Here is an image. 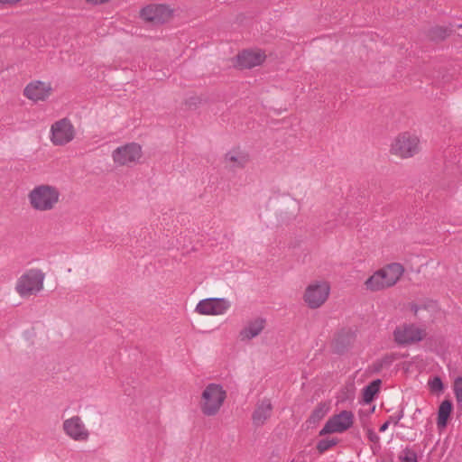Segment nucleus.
<instances>
[{
  "instance_id": "nucleus-15",
  "label": "nucleus",
  "mask_w": 462,
  "mask_h": 462,
  "mask_svg": "<svg viewBox=\"0 0 462 462\" xmlns=\"http://www.w3.org/2000/svg\"><path fill=\"white\" fill-rule=\"evenodd\" d=\"M265 55L260 51H243L236 57V66L240 69H252L261 65Z\"/></svg>"
},
{
  "instance_id": "nucleus-24",
  "label": "nucleus",
  "mask_w": 462,
  "mask_h": 462,
  "mask_svg": "<svg viewBox=\"0 0 462 462\" xmlns=\"http://www.w3.org/2000/svg\"><path fill=\"white\" fill-rule=\"evenodd\" d=\"M350 345V337L348 334H338L334 342V350L337 354L345 353Z\"/></svg>"
},
{
  "instance_id": "nucleus-32",
  "label": "nucleus",
  "mask_w": 462,
  "mask_h": 462,
  "mask_svg": "<svg viewBox=\"0 0 462 462\" xmlns=\"http://www.w3.org/2000/svg\"><path fill=\"white\" fill-rule=\"evenodd\" d=\"M21 0H0V4H3V5H14V4H16L18 2H20Z\"/></svg>"
},
{
  "instance_id": "nucleus-33",
  "label": "nucleus",
  "mask_w": 462,
  "mask_h": 462,
  "mask_svg": "<svg viewBox=\"0 0 462 462\" xmlns=\"http://www.w3.org/2000/svg\"><path fill=\"white\" fill-rule=\"evenodd\" d=\"M389 425H390V420L385 421L383 424L381 425L379 431L384 432L388 429Z\"/></svg>"
},
{
  "instance_id": "nucleus-17",
  "label": "nucleus",
  "mask_w": 462,
  "mask_h": 462,
  "mask_svg": "<svg viewBox=\"0 0 462 462\" xmlns=\"http://www.w3.org/2000/svg\"><path fill=\"white\" fill-rule=\"evenodd\" d=\"M225 163L232 171L244 169L249 162V155L240 150H232L225 154Z\"/></svg>"
},
{
  "instance_id": "nucleus-31",
  "label": "nucleus",
  "mask_w": 462,
  "mask_h": 462,
  "mask_svg": "<svg viewBox=\"0 0 462 462\" xmlns=\"http://www.w3.org/2000/svg\"><path fill=\"white\" fill-rule=\"evenodd\" d=\"M403 415L404 413L402 410L397 415L391 416L388 420H390V423L393 422L396 425L403 418Z\"/></svg>"
},
{
  "instance_id": "nucleus-19",
  "label": "nucleus",
  "mask_w": 462,
  "mask_h": 462,
  "mask_svg": "<svg viewBox=\"0 0 462 462\" xmlns=\"http://www.w3.org/2000/svg\"><path fill=\"white\" fill-rule=\"evenodd\" d=\"M453 403L450 400H444L438 411L437 425L439 429H444L447 427L448 419L452 412Z\"/></svg>"
},
{
  "instance_id": "nucleus-28",
  "label": "nucleus",
  "mask_w": 462,
  "mask_h": 462,
  "mask_svg": "<svg viewBox=\"0 0 462 462\" xmlns=\"http://www.w3.org/2000/svg\"><path fill=\"white\" fill-rule=\"evenodd\" d=\"M454 393L458 403H462V376L456 378L453 386Z\"/></svg>"
},
{
  "instance_id": "nucleus-6",
  "label": "nucleus",
  "mask_w": 462,
  "mask_h": 462,
  "mask_svg": "<svg viewBox=\"0 0 462 462\" xmlns=\"http://www.w3.org/2000/svg\"><path fill=\"white\" fill-rule=\"evenodd\" d=\"M143 152L140 144L129 143L117 147L112 152V158L119 166H130L136 163L142 157Z\"/></svg>"
},
{
  "instance_id": "nucleus-4",
  "label": "nucleus",
  "mask_w": 462,
  "mask_h": 462,
  "mask_svg": "<svg viewBox=\"0 0 462 462\" xmlns=\"http://www.w3.org/2000/svg\"><path fill=\"white\" fill-rule=\"evenodd\" d=\"M420 152V140L410 133L399 134L391 146V152L401 158H410Z\"/></svg>"
},
{
  "instance_id": "nucleus-13",
  "label": "nucleus",
  "mask_w": 462,
  "mask_h": 462,
  "mask_svg": "<svg viewBox=\"0 0 462 462\" xmlns=\"http://www.w3.org/2000/svg\"><path fill=\"white\" fill-rule=\"evenodd\" d=\"M385 288L393 286L402 276L404 268L401 263H393L377 271Z\"/></svg>"
},
{
  "instance_id": "nucleus-8",
  "label": "nucleus",
  "mask_w": 462,
  "mask_h": 462,
  "mask_svg": "<svg viewBox=\"0 0 462 462\" xmlns=\"http://www.w3.org/2000/svg\"><path fill=\"white\" fill-rule=\"evenodd\" d=\"M354 414L350 411H342L329 418L319 431V436L331 433H342L352 427Z\"/></svg>"
},
{
  "instance_id": "nucleus-20",
  "label": "nucleus",
  "mask_w": 462,
  "mask_h": 462,
  "mask_svg": "<svg viewBox=\"0 0 462 462\" xmlns=\"http://www.w3.org/2000/svg\"><path fill=\"white\" fill-rule=\"evenodd\" d=\"M381 383L382 381L376 379L363 389V400L365 402L369 403L374 399L375 394L380 390Z\"/></svg>"
},
{
  "instance_id": "nucleus-26",
  "label": "nucleus",
  "mask_w": 462,
  "mask_h": 462,
  "mask_svg": "<svg viewBox=\"0 0 462 462\" xmlns=\"http://www.w3.org/2000/svg\"><path fill=\"white\" fill-rule=\"evenodd\" d=\"M450 33L447 28L437 26L430 31V36L432 40H444Z\"/></svg>"
},
{
  "instance_id": "nucleus-5",
  "label": "nucleus",
  "mask_w": 462,
  "mask_h": 462,
  "mask_svg": "<svg viewBox=\"0 0 462 462\" xmlns=\"http://www.w3.org/2000/svg\"><path fill=\"white\" fill-rule=\"evenodd\" d=\"M330 286L327 282H315L308 285L303 296L304 301L310 309H318L328 300Z\"/></svg>"
},
{
  "instance_id": "nucleus-18",
  "label": "nucleus",
  "mask_w": 462,
  "mask_h": 462,
  "mask_svg": "<svg viewBox=\"0 0 462 462\" xmlns=\"http://www.w3.org/2000/svg\"><path fill=\"white\" fill-rule=\"evenodd\" d=\"M266 320L263 318H257L251 320L247 325L239 332L241 341L251 340L257 337L265 328Z\"/></svg>"
},
{
  "instance_id": "nucleus-11",
  "label": "nucleus",
  "mask_w": 462,
  "mask_h": 462,
  "mask_svg": "<svg viewBox=\"0 0 462 462\" xmlns=\"http://www.w3.org/2000/svg\"><path fill=\"white\" fill-rule=\"evenodd\" d=\"M230 302L224 298H208L201 300L196 306L195 311L202 315H221L229 308Z\"/></svg>"
},
{
  "instance_id": "nucleus-1",
  "label": "nucleus",
  "mask_w": 462,
  "mask_h": 462,
  "mask_svg": "<svg viewBox=\"0 0 462 462\" xmlns=\"http://www.w3.org/2000/svg\"><path fill=\"white\" fill-rule=\"evenodd\" d=\"M60 192L58 188L49 184L35 186L29 193L31 207L37 211H51L60 201Z\"/></svg>"
},
{
  "instance_id": "nucleus-9",
  "label": "nucleus",
  "mask_w": 462,
  "mask_h": 462,
  "mask_svg": "<svg viewBox=\"0 0 462 462\" xmlns=\"http://www.w3.org/2000/svg\"><path fill=\"white\" fill-rule=\"evenodd\" d=\"M51 140L55 145H64L74 139L75 130L68 118L55 122L51 127Z\"/></svg>"
},
{
  "instance_id": "nucleus-29",
  "label": "nucleus",
  "mask_w": 462,
  "mask_h": 462,
  "mask_svg": "<svg viewBox=\"0 0 462 462\" xmlns=\"http://www.w3.org/2000/svg\"><path fill=\"white\" fill-rule=\"evenodd\" d=\"M429 386L432 392H440L444 388L443 383L439 376H435L432 380H430Z\"/></svg>"
},
{
  "instance_id": "nucleus-2",
  "label": "nucleus",
  "mask_w": 462,
  "mask_h": 462,
  "mask_svg": "<svg viewBox=\"0 0 462 462\" xmlns=\"http://www.w3.org/2000/svg\"><path fill=\"white\" fill-rule=\"evenodd\" d=\"M226 393L220 384L209 383L202 393L201 411L206 416H215L220 410Z\"/></svg>"
},
{
  "instance_id": "nucleus-16",
  "label": "nucleus",
  "mask_w": 462,
  "mask_h": 462,
  "mask_svg": "<svg viewBox=\"0 0 462 462\" xmlns=\"http://www.w3.org/2000/svg\"><path fill=\"white\" fill-rule=\"evenodd\" d=\"M273 405L270 399L264 398L259 401L252 414L253 424L255 427L263 426L271 417Z\"/></svg>"
},
{
  "instance_id": "nucleus-22",
  "label": "nucleus",
  "mask_w": 462,
  "mask_h": 462,
  "mask_svg": "<svg viewBox=\"0 0 462 462\" xmlns=\"http://www.w3.org/2000/svg\"><path fill=\"white\" fill-rule=\"evenodd\" d=\"M365 286L366 290L371 291L386 289L377 271L365 281Z\"/></svg>"
},
{
  "instance_id": "nucleus-14",
  "label": "nucleus",
  "mask_w": 462,
  "mask_h": 462,
  "mask_svg": "<svg viewBox=\"0 0 462 462\" xmlns=\"http://www.w3.org/2000/svg\"><path fill=\"white\" fill-rule=\"evenodd\" d=\"M51 92V88L49 83L42 81H34L28 84L24 90L23 95L33 101L46 99Z\"/></svg>"
},
{
  "instance_id": "nucleus-12",
  "label": "nucleus",
  "mask_w": 462,
  "mask_h": 462,
  "mask_svg": "<svg viewBox=\"0 0 462 462\" xmlns=\"http://www.w3.org/2000/svg\"><path fill=\"white\" fill-rule=\"evenodd\" d=\"M62 429L65 434L75 441H87L89 438V431L78 415L65 420Z\"/></svg>"
},
{
  "instance_id": "nucleus-10",
  "label": "nucleus",
  "mask_w": 462,
  "mask_h": 462,
  "mask_svg": "<svg viewBox=\"0 0 462 462\" xmlns=\"http://www.w3.org/2000/svg\"><path fill=\"white\" fill-rule=\"evenodd\" d=\"M172 14V11L166 5H150L141 10V17L153 24L166 23Z\"/></svg>"
},
{
  "instance_id": "nucleus-21",
  "label": "nucleus",
  "mask_w": 462,
  "mask_h": 462,
  "mask_svg": "<svg viewBox=\"0 0 462 462\" xmlns=\"http://www.w3.org/2000/svg\"><path fill=\"white\" fill-rule=\"evenodd\" d=\"M329 407L325 402H319L312 411L308 422L310 424H316L319 422L328 412Z\"/></svg>"
},
{
  "instance_id": "nucleus-3",
  "label": "nucleus",
  "mask_w": 462,
  "mask_h": 462,
  "mask_svg": "<svg viewBox=\"0 0 462 462\" xmlns=\"http://www.w3.org/2000/svg\"><path fill=\"white\" fill-rule=\"evenodd\" d=\"M45 274L39 269H30L16 283V291L21 297L35 294L42 290Z\"/></svg>"
},
{
  "instance_id": "nucleus-30",
  "label": "nucleus",
  "mask_w": 462,
  "mask_h": 462,
  "mask_svg": "<svg viewBox=\"0 0 462 462\" xmlns=\"http://www.w3.org/2000/svg\"><path fill=\"white\" fill-rule=\"evenodd\" d=\"M366 434H367L368 439L371 442H373V443L379 442V440H380L379 436L372 429H368Z\"/></svg>"
},
{
  "instance_id": "nucleus-7",
  "label": "nucleus",
  "mask_w": 462,
  "mask_h": 462,
  "mask_svg": "<svg viewBox=\"0 0 462 462\" xmlns=\"http://www.w3.org/2000/svg\"><path fill=\"white\" fill-rule=\"evenodd\" d=\"M426 336L425 330L414 324H403L393 330V338L399 346H408L421 341Z\"/></svg>"
},
{
  "instance_id": "nucleus-23",
  "label": "nucleus",
  "mask_w": 462,
  "mask_h": 462,
  "mask_svg": "<svg viewBox=\"0 0 462 462\" xmlns=\"http://www.w3.org/2000/svg\"><path fill=\"white\" fill-rule=\"evenodd\" d=\"M394 361L393 355H385L381 359L376 360L370 366V371L372 373L378 374L380 373L383 368H388L392 365L393 362Z\"/></svg>"
},
{
  "instance_id": "nucleus-27",
  "label": "nucleus",
  "mask_w": 462,
  "mask_h": 462,
  "mask_svg": "<svg viewBox=\"0 0 462 462\" xmlns=\"http://www.w3.org/2000/svg\"><path fill=\"white\" fill-rule=\"evenodd\" d=\"M399 459L401 462H417V454L410 448H405L399 456Z\"/></svg>"
},
{
  "instance_id": "nucleus-25",
  "label": "nucleus",
  "mask_w": 462,
  "mask_h": 462,
  "mask_svg": "<svg viewBox=\"0 0 462 462\" xmlns=\"http://www.w3.org/2000/svg\"><path fill=\"white\" fill-rule=\"evenodd\" d=\"M338 443V439H322L317 444V449L319 453H324L332 447L336 446Z\"/></svg>"
}]
</instances>
